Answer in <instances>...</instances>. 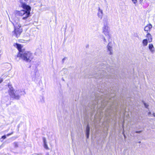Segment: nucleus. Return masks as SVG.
Segmentation results:
<instances>
[{
    "label": "nucleus",
    "mask_w": 155,
    "mask_h": 155,
    "mask_svg": "<svg viewBox=\"0 0 155 155\" xmlns=\"http://www.w3.org/2000/svg\"><path fill=\"white\" fill-rule=\"evenodd\" d=\"M95 96L96 98L95 101L92 102L91 104H90L89 105L92 111H94L98 108V106H99V103H101L100 108L101 110H102L106 106L109 104L108 103L109 101H110V99L108 101L106 99H103V97L101 96L99 98L97 97V96Z\"/></svg>",
    "instance_id": "f257e3e1"
},
{
    "label": "nucleus",
    "mask_w": 155,
    "mask_h": 155,
    "mask_svg": "<svg viewBox=\"0 0 155 155\" xmlns=\"http://www.w3.org/2000/svg\"><path fill=\"white\" fill-rule=\"evenodd\" d=\"M17 57H20L27 62H31L33 58V55L31 52L25 51H20L18 54Z\"/></svg>",
    "instance_id": "f03ea898"
},
{
    "label": "nucleus",
    "mask_w": 155,
    "mask_h": 155,
    "mask_svg": "<svg viewBox=\"0 0 155 155\" xmlns=\"http://www.w3.org/2000/svg\"><path fill=\"white\" fill-rule=\"evenodd\" d=\"M106 68H103L104 69L100 70L98 71L97 74L98 75L96 76L97 78H102L103 77L104 78V77L106 78H110L109 76L110 75V71H112V70L107 67H106Z\"/></svg>",
    "instance_id": "7ed1b4c3"
},
{
    "label": "nucleus",
    "mask_w": 155,
    "mask_h": 155,
    "mask_svg": "<svg viewBox=\"0 0 155 155\" xmlns=\"http://www.w3.org/2000/svg\"><path fill=\"white\" fill-rule=\"evenodd\" d=\"M22 0L20 1V3H21V6L25 10V13L22 15V19L26 20V19L30 16V12L31 10V7L26 4L25 3H23L22 2Z\"/></svg>",
    "instance_id": "20e7f679"
},
{
    "label": "nucleus",
    "mask_w": 155,
    "mask_h": 155,
    "mask_svg": "<svg viewBox=\"0 0 155 155\" xmlns=\"http://www.w3.org/2000/svg\"><path fill=\"white\" fill-rule=\"evenodd\" d=\"M15 29L13 31V35L18 38L19 37L22 31V29L21 28V25L18 22L15 23L14 24Z\"/></svg>",
    "instance_id": "39448f33"
},
{
    "label": "nucleus",
    "mask_w": 155,
    "mask_h": 155,
    "mask_svg": "<svg viewBox=\"0 0 155 155\" xmlns=\"http://www.w3.org/2000/svg\"><path fill=\"white\" fill-rule=\"evenodd\" d=\"M104 26L103 27V32L106 35H109V28L108 26L107 19V18L103 19Z\"/></svg>",
    "instance_id": "423d86ee"
},
{
    "label": "nucleus",
    "mask_w": 155,
    "mask_h": 155,
    "mask_svg": "<svg viewBox=\"0 0 155 155\" xmlns=\"http://www.w3.org/2000/svg\"><path fill=\"white\" fill-rule=\"evenodd\" d=\"M8 93L9 95L12 98L16 99H18L20 97L18 95H16V94L14 93V89L12 87H9Z\"/></svg>",
    "instance_id": "0eeeda50"
},
{
    "label": "nucleus",
    "mask_w": 155,
    "mask_h": 155,
    "mask_svg": "<svg viewBox=\"0 0 155 155\" xmlns=\"http://www.w3.org/2000/svg\"><path fill=\"white\" fill-rule=\"evenodd\" d=\"M107 52L108 54L110 55L112 54L113 50L112 49V45L110 42H109L107 45Z\"/></svg>",
    "instance_id": "6e6552de"
},
{
    "label": "nucleus",
    "mask_w": 155,
    "mask_h": 155,
    "mask_svg": "<svg viewBox=\"0 0 155 155\" xmlns=\"http://www.w3.org/2000/svg\"><path fill=\"white\" fill-rule=\"evenodd\" d=\"M30 35L28 34H25L24 36V38L25 39L21 40V42L22 43H26L30 40Z\"/></svg>",
    "instance_id": "1a4fd4ad"
},
{
    "label": "nucleus",
    "mask_w": 155,
    "mask_h": 155,
    "mask_svg": "<svg viewBox=\"0 0 155 155\" xmlns=\"http://www.w3.org/2000/svg\"><path fill=\"white\" fill-rule=\"evenodd\" d=\"M15 12L16 16H22V15L25 13V10H22L20 11L16 10Z\"/></svg>",
    "instance_id": "9d476101"
},
{
    "label": "nucleus",
    "mask_w": 155,
    "mask_h": 155,
    "mask_svg": "<svg viewBox=\"0 0 155 155\" xmlns=\"http://www.w3.org/2000/svg\"><path fill=\"white\" fill-rule=\"evenodd\" d=\"M148 48L150 51L152 53H153L155 52V48L153 45L152 44L149 45Z\"/></svg>",
    "instance_id": "9b49d317"
},
{
    "label": "nucleus",
    "mask_w": 155,
    "mask_h": 155,
    "mask_svg": "<svg viewBox=\"0 0 155 155\" xmlns=\"http://www.w3.org/2000/svg\"><path fill=\"white\" fill-rule=\"evenodd\" d=\"M98 12L97 13L98 17L101 19L103 17V12L102 10L100 8H98Z\"/></svg>",
    "instance_id": "f8f14e48"
},
{
    "label": "nucleus",
    "mask_w": 155,
    "mask_h": 155,
    "mask_svg": "<svg viewBox=\"0 0 155 155\" xmlns=\"http://www.w3.org/2000/svg\"><path fill=\"white\" fill-rule=\"evenodd\" d=\"M152 27V26L151 24H148L147 25H146L144 28V31H147V32L148 31H150V29H151Z\"/></svg>",
    "instance_id": "ddd939ff"
},
{
    "label": "nucleus",
    "mask_w": 155,
    "mask_h": 155,
    "mask_svg": "<svg viewBox=\"0 0 155 155\" xmlns=\"http://www.w3.org/2000/svg\"><path fill=\"white\" fill-rule=\"evenodd\" d=\"M146 37L148 38V41L149 42H151L152 41V35L150 33H148L147 34Z\"/></svg>",
    "instance_id": "4468645a"
},
{
    "label": "nucleus",
    "mask_w": 155,
    "mask_h": 155,
    "mask_svg": "<svg viewBox=\"0 0 155 155\" xmlns=\"http://www.w3.org/2000/svg\"><path fill=\"white\" fill-rule=\"evenodd\" d=\"M16 95H18L19 96L20 95H23L25 94V93L24 91H21L20 90H18V91H16V92H15Z\"/></svg>",
    "instance_id": "2eb2a0df"
},
{
    "label": "nucleus",
    "mask_w": 155,
    "mask_h": 155,
    "mask_svg": "<svg viewBox=\"0 0 155 155\" xmlns=\"http://www.w3.org/2000/svg\"><path fill=\"white\" fill-rule=\"evenodd\" d=\"M16 46L17 48L19 51V53L21 51H25L21 49V46L20 44H17Z\"/></svg>",
    "instance_id": "dca6fc26"
},
{
    "label": "nucleus",
    "mask_w": 155,
    "mask_h": 155,
    "mask_svg": "<svg viewBox=\"0 0 155 155\" xmlns=\"http://www.w3.org/2000/svg\"><path fill=\"white\" fill-rule=\"evenodd\" d=\"M148 41L147 39H145L143 41V46H146L147 45Z\"/></svg>",
    "instance_id": "f3484780"
},
{
    "label": "nucleus",
    "mask_w": 155,
    "mask_h": 155,
    "mask_svg": "<svg viewBox=\"0 0 155 155\" xmlns=\"http://www.w3.org/2000/svg\"><path fill=\"white\" fill-rule=\"evenodd\" d=\"M90 130V128L89 124H87L86 129V134H89Z\"/></svg>",
    "instance_id": "a211bd4d"
},
{
    "label": "nucleus",
    "mask_w": 155,
    "mask_h": 155,
    "mask_svg": "<svg viewBox=\"0 0 155 155\" xmlns=\"http://www.w3.org/2000/svg\"><path fill=\"white\" fill-rule=\"evenodd\" d=\"M13 144L14 145V147H18V143L17 142H14L13 143Z\"/></svg>",
    "instance_id": "6ab92c4d"
},
{
    "label": "nucleus",
    "mask_w": 155,
    "mask_h": 155,
    "mask_svg": "<svg viewBox=\"0 0 155 155\" xmlns=\"http://www.w3.org/2000/svg\"><path fill=\"white\" fill-rule=\"evenodd\" d=\"M44 144V147L46 149H48L49 148L48 147V145L46 143Z\"/></svg>",
    "instance_id": "aec40b11"
},
{
    "label": "nucleus",
    "mask_w": 155,
    "mask_h": 155,
    "mask_svg": "<svg viewBox=\"0 0 155 155\" xmlns=\"http://www.w3.org/2000/svg\"><path fill=\"white\" fill-rule=\"evenodd\" d=\"M43 140L44 142V144L47 143L46 140L45 138V137H43Z\"/></svg>",
    "instance_id": "412c9836"
},
{
    "label": "nucleus",
    "mask_w": 155,
    "mask_h": 155,
    "mask_svg": "<svg viewBox=\"0 0 155 155\" xmlns=\"http://www.w3.org/2000/svg\"><path fill=\"white\" fill-rule=\"evenodd\" d=\"M102 37H103V41L104 43V44H105V43L107 42V41H106L105 38L103 36H102Z\"/></svg>",
    "instance_id": "4be33fe9"
},
{
    "label": "nucleus",
    "mask_w": 155,
    "mask_h": 155,
    "mask_svg": "<svg viewBox=\"0 0 155 155\" xmlns=\"http://www.w3.org/2000/svg\"><path fill=\"white\" fill-rule=\"evenodd\" d=\"M62 71H64V73H67V70L66 69H64V68H63L62 69Z\"/></svg>",
    "instance_id": "5701e85b"
},
{
    "label": "nucleus",
    "mask_w": 155,
    "mask_h": 155,
    "mask_svg": "<svg viewBox=\"0 0 155 155\" xmlns=\"http://www.w3.org/2000/svg\"><path fill=\"white\" fill-rule=\"evenodd\" d=\"M67 58L66 57H64V58L63 59H62V62L63 63L64 62V61Z\"/></svg>",
    "instance_id": "b1692460"
},
{
    "label": "nucleus",
    "mask_w": 155,
    "mask_h": 155,
    "mask_svg": "<svg viewBox=\"0 0 155 155\" xmlns=\"http://www.w3.org/2000/svg\"><path fill=\"white\" fill-rule=\"evenodd\" d=\"M144 104L145 107L146 108H147L148 106V105L145 103H144Z\"/></svg>",
    "instance_id": "393cba45"
},
{
    "label": "nucleus",
    "mask_w": 155,
    "mask_h": 155,
    "mask_svg": "<svg viewBox=\"0 0 155 155\" xmlns=\"http://www.w3.org/2000/svg\"><path fill=\"white\" fill-rule=\"evenodd\" d=\"M132 1L133 2L134 4L136 3L137 2V0H132Z\"/></svg>",
    "instance_id": "a878e982"
},
{
    "label": "nucleus",
    "mask_w": 155,
    "mask_h": 155,
    "mask_svg": "<svg viewBox=\"0 0 155 155\" xmlns=\"http://www.w3.org/2000/svg\"><path fill=\"white\" fill-rule=\"evenodd\" d=\"M2 138L3 139H5L6 138V136L5 135L3 136H2Z\"/></svg>",
    "instance_id": "bb28decb"
},
{
    "label": "nucleus",
    "mask_w": 155,
    "mask_h": 155,
    "mask_svg": "<svg viewBox=\"0 0 155 155\" xmlns=\"http://www.w3.org/2000/svg\"><path fill=\"white\" fill-rule=\"evenodd\" d=\"M142 132V131H136L135 133H140Z\"/></svg>",
    "instance_id": "cd10ccee"
},
{
    "label": "nucleus",
    "mask_w": 155,
    "mask_h": 155,
    "mask_svg": "<svg viewBox=\"0 0 155 155\" xmlns=\"http://www.w3.org/2000/svg\"><path fill=\"white\" fill-rule=\"evenodd\" d=\"M13 134V132H12L11 133L8 134H7V136H8L11 135V134Z\"/></svg>",
    "instance_id": "c85d7f7f"
},
{
    "label": "nucleus",
    "mask_w": 155,
    "mask_h": 155,
    "mask_svg": "<svg viewBox=\"0 0 155 155\" xmlns=\"http://www.w3.org/2000/svg\"><path fill=\"white\" fill-rule=\"evenodd\" d=\"M86 134V136L87 138V139L88 138L89 134Z\"/></svg>",
    "instance_id": "c756f323"
},
{
    "label": "nucleus",
    "mask_w": 155,
    "mask_h": 155,
    "mask_svg": "<svg viewBox=\"0 0 155 155\" xmlns=\"http://www.w3.org/2000/svg\"><path fill=\"white\" fill-rule=\"evenodd\" d=\"M134 36L135 37H138V35H137V33L135 34H134Z\"/></svg>",
    "instance_id": "7c9ffc66"
},
{
    "label": "nucleus",
    "mask_w": 155,
    "mask_h": 155,
    "mask_svg": "<svg viewBox=\"0 0 155 155\" xmlns=\"http://www.w3.org/2000/svg\"><path fill=\"white\" fill-rule=\"evenodd\" d=\"M3 79L1 78H0V84L3 81Z\"/></svg>",
    "instance_id": "2f4dec72"
},
{
    "label": "nucleus",
    "mask_w": 155,
    "mask_h": 155,
    "mask_svg": "<svg viewBox=\"0 0 155 155\" xmlns=\"http://www.w3.org/2000/svg\"><path fill=\"white\" fill-rule=\"evenodd\" d=\"M113 107V106L112 105L111 106H110V110H112V108Z\"/></svg>",
    "instance_id": "473e14b6"
},
{
    "label": "nucleus",
    "mask_w": 155,
    "mask_h": 155,
    "mask_svg": "<svg viewBox=\"0 0 155 155\" xmlns=\"http://www.w3.org/2000/svg\"><path fill=\"white\" fill-rule=\"evenodd\" d=\"M148 115H151V113L150 112H149L148 113Z\"/></svg>",
    "instance_id": "72a5a7b5"
},
{
    "label": "nucleus",
    "mask_w": 155,
    "mask_h": 155,
    "mask_svg": "<svg viewBox=\"0 0 155 155\" xmlns=\"http://www.w3.org/2000/svg\"><path fill=\"white\" fill-rule=\"evenodd\" d=\"M153 116L155 117V113H153Z\"/></svg>",
    "instance_id": "f704fd0d"
},
{
    "label": "nucleus",
    "mask_w": 155,
    "mask_h": 155,
    "mask_svg": "<svg viewBox=\"0 0 155 155\" xmlns=\"http://www.w3.org/2000/svg\"><path fill=\"white\" fill-rule=\"evenodd\" d=\"M46 155H49V154L48 153H47L46 154Z\"/></svg>",
    "instance_id": "c9c22d12"
},
{
    "label": "nucleus",
    "mask_w": 155,
    "mask_h": 155,
    "mask_svg": "<svg viewBox=\"0 0 155 155\" xmlns=\"http://www.w3.org/2000/svg\"><path fill=\"white\" fill-rule=\"evenodd\" d=\"M141 143V142H140V141H139V143Z\"/></svg>",
    "instance_id": "e433bc0d"
},
{
    "label": "nucleus",
    "mask_w": 155,
    "mask_h": 155,
    "mask_svg": "<svg viewBox=\"0 0 155 155\" xmlns=\"http://www.w3.org/2000/svg\"><path fill=\"white\" fill-rule=\"evenodd\" d=\"M124 137H126L125 136V135H124Z\"/></svg>",
    "instance_id": "4c0bfd02"
},
{
    "label": "nucleus",
    "mask_w": 155,
    "mask_h": 155,
    "mask_svg": "<svg viewBox=\"0 0 155 155\" xmlns=\"http://www.w3.org/2000/svg\"><path fill=\"white\" fill-rule=\"evenodd\" d=\"M62 80H63V81H64V79H62Z\"/></svg>",
    "instance_id": "58836bf2"
},
{
    "label": "nucleus",
    "mask_w": 155,
    "mask_h": 155,
    "mask_svg": "<svg viewBox=\"0 0 155 155\" xmlns=\"http://www.w3.org/2000/svg\"><path fill=\"white\" fill-rule=\"evenodd\" d=\"M126 114V113H125V114H124V115H125Z\"/></svg>",
    "instance_id": "ea45409f"
}]
</instances>
